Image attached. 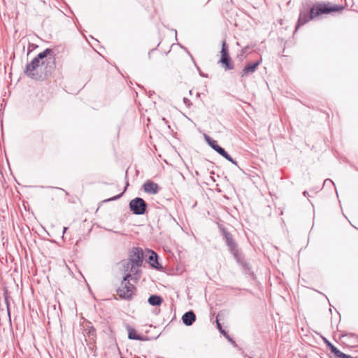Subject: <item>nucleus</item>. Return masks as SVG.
<instances>
[{"instance_id":"nucleus-6","label":"nucleus","mask_w":358,"mask_h":358,"mask_svg":"<svg viewBox=\"0 0 358 358\" xmlns=\"http://www.w3.org/2000/svg\"><path fill=\"white\" fill-rule=\"evenodd\" d=\"M138 269L143 264L144 254L142 248L139 247H134L129 253L128 258Z\"/></svg>"},{"instance_id":"nucleus-7","label":"nucleus","mask_w":358,"mask_h":358,"mask_svg":"<svg viewBox=\"0 0 358 358\" xmlns=\"http://www.w3.org/2000/svg\"><path fill=\"white\" fill-rule=\"evenodd\" d=\"M220 229L222 235L224 236V239L225 240L226 245L228 247L229 250H233L234 248L238 247V244L234 238L233 235L229 233L224 227H220Z\"/></svg>"},{"instance_id":"nucleus-27","label":"nucleus","mask_w":358,"mask_h":358,"mask_svg":"<svg viewBox=\"0 0 358 358\" xmlns=\"http://www.w3.org/2000/svg\"><path fill=\"white\" fill-rule=\"evenodd\" d=\"M217 329L220 331L222 328V325L219 322L218 320L217 319Z\"/></svg>"},{"instance_id":"nucleus-33","label":"nucleus","mask_w":358,"mask_h":358,"mask_svg":"<svg viewBox=\"0 0 358 358\" xmlns=\"http://www.w3.org/2000/svg\"><path fill=\"white\" fill-rule=\"evenodd\" d=\"M249 358H252V357H249Z\"/></svg>"},{"instance_id":"nucleus-24","label":"nucleus","mask_w":358,"mask_h":358,"mask_svg":"<svg viewBox=\"0 0 358 358\" xmlns=\"http://www.w3.org/2000/svg\"><path fill=\"white\" fill-rule=\"evenodd\" d=\"M220 331L221 334H222L223 335L226 336L227 338H228L230 341H231L233 343H235L234 341H233L231 338H229V336H227V332L224 329H222Z\"/></svg>"},{"instance_id":"nucleus-5","label":"nucleus","mask_w":358,"mask_h":358,"mask_svg":"<svg viewBox=\"0 0 358 358\" xmlns=\"http://www.w3.org/2000/svg\"><path fill=\"white\" fill-rule=\"evenodd\" d=\"M129 208L133 214L142 215L147 212L148 204L143 199L136 197L129 201Z\"/></svg>"},{"instance_id":"nucleus-12","label":"nucleus","mask_w":358,"mask_h":358,"mask_svg":"<svg viewBox=\"0 0 358 358\" xmlns=\"http://www.w3.org/2000/svg\"><path fill=\"white\" fill-rule=\"evenodd\" d=\"M143 190L145 191V192H146L148 194H157L160 189L159 185L152 180L146 181L143 184Z\"/></svg>"},{"instance_id":"nucleus-29","label":"nucleus","mask_w":358,"mask_h":358,"mask_svg":"<svg viewBox=\"0 0 358 358\" xmlns=\"http://www.w3.org/2000/svg\"><path fill=\"white\" fill-rule=\"evenodd\" d=\"M303 194L305 196H308L309 194H308V192L307 191H304L303 192Z\"/></svg>"},{"instance_id":"nucleus-30","label":"nucleus","mask_w":358,"mask_h":358,"mask_svg":"<svg viewBox=\"0 0 358 358\" xmlns=\"http://www.w3.org/2000/svg\"><path fill=\"white\" fill-rule=\"evenodd\" d=\"M162 120L165 123V124H167L168 123V121L166 120V119L165 117H163L162 119Z\"/></svg>"},{"instance_id":"nucleus-11","label":"nucleus","mask_w":358,"mask_h":358,"mask_svg":"<svg viewBox=\"0 0 358 358\" xmlns=\"http://www.w3.org/2000/svg\"><path fill=\"white\" fill-rule=\"evenodd\" d=\"M261 62L262 59H260L255 62L248 63L241 72V77H245L254 73Z\"/></svg>"},{"instance_id":"nucleus-26","label":"nucleus","mask_w":358,"mask_h":358,"mask_svg":"<svg viewBox=\"0 0 358 358\" xmlns=\"http://www.w3.org/2000/svg\"><path fill=\"white\" fill-rule=\"evenodd\" d=\"M324 342L325 343L327 344V346L329 348V349L331 348V346H333L334 345L329 342L328 340H327L326 338L324 339Z\"/></svg>"},{"instance_id":"nucleus-20","label":"nucleus","mask_w":358,"mask_h":358,"mask_svg":"<svg viewBox=\"0 0 358 358\" xmlns=\"http://www.w3.org/2000/svg\"><path fill=\"white\" fill-rule=\"evenodd\" d=\"M88 336L95 337L96 336V329L94 327H90L87 332Z\"/></svg>"},{"instance_id":"nucleus-1","label":"nucleus","mask_w":358,"mask_h":358,"mask_svg":"<svg viewBox=\"0 0 358 358\" xmlns=\"http://www.w3.org/2000/svg\"><path fill=\"white\" fill-rule=\"evenodd\" d=\"M55 67L54 52L52 49L46 48L27 64L24 73L34 80L43 81L52 74Z\"/></svg>"},{"instance_id":"nucleus-34","label":"nucleus","mask_w":358,"mask_h":358,"mask_svg":"<svg viewBox=\"0 0 358 358\" xmlns=\"http://www.w3.org/2000/svg\"><path fill=\"white\" fill-rule=\"evenodd\" d=\"M121 358H124V357H121Z\"/></svg>"},{"instance_id":"nucleus-23","label":"nucleus","mask_w":358,"mask_h":358,"mask_svg":"<svg viewBox=\"0 0 358 358\" xmlns=\"http://www.w3.org/2000/svg\"><path fill=\"white\" fill-rule=\"evenodd\" d=\"M183 103L188 107L189 108L192 105V103L191 102V101L186 98V97H184L183 98Z\"/></svg>"},{"instance_id":"nucleus-19","label":"nucleus","mask_w":358,"mask_h":358,"mask_svg":"<svg viewBox=\"0 0 358 358\" xmlns=\"http://www.w3.org/2000/svg\"><path fill=\"white\" fill-rule=\"evenodd\" d=\"M335 358H353V357H351L350 355H346L339 350L338 353H337L336 355L335 356Z\"/></svg>"},{"instance_id":"nucleus-15","label":"nucleus","mask_w":358,"mask_h":358,"mask_svg":"<svg viewBox=\"0 0 358 358\" xmlns=\"http://www.w3.org/2000/svg\"><path fill=\"white\" fill-rule=\"evenodd\" d=\"M148 301L152 306H159L162 303L163 298L159 295L152 294L148 298Z\"/></svg>"},{"instance_id":"nucleus-14","label":"nucleus","mask_w":358,"mask_h":358,"mask_svg":"<svg viewBox=\"0 0 358 358\" xmlns=\"http://www.w3.org/2000/svg\"><path fill=\"white\" fill-rule=\"evenodd\" d=\"M196 315L192 310L186 312L182 316V321L186 326H191L196 321Z\"/></svg>"},{"instance_id":"nucleus-13","label":"nucleus","mask_w":358,"mask_h":358,"mask_svg":"<svg viewBox=\"0 0 358 358\" xmlns=\"http://www.w3.org/2000/svg\"><path fill=\"white\" fill-rule=\"evenodd\" d=\"M127 330L128 331V338L130 340H137V341H148V338L147 336H143L136 333V331L132 328L131 326H127Z\"/></svg>"},{"instance_id":"nucleus-17","label":"nucleus","mask_w":358,"mask_h":358,"mask_svg":"<svg viewBox=\"0 0 358 358\" xmlns=\"http://www.w3.org/2000/svg\"><path fill=\"white\" fill-rule=\"evenodd\" d=\"M204 138L206 141L208 143V145L215 150L217 151V148L220 147V145L217 143V141L213 139L211 137H210L207 134H204Z\"/></svg>"},{"instance_id":"nucleus-10","label":"nucleus","mask_w":358,"mask_h":358,"mask_svg":"<svg viewBox=\"0 0 358 358\" xmlns=\"http://www.w3.org/2000/svg\"><path fill=\"white\" fill-rule=\"evenodd\" d=\"M148 262L150 264V266L153 268L161 271L163 267L158 262V258H159L158 255L155 251H153L152 250H148Z\"/></svg>"},{"instance_id":"nucleus-22","label":"nucleus","mask_w":358,"mask_h":358,"mask_svg":"<svg viewBox=\"0 0 358 358\" xmlns=\"http://www.w3.org/2000/svg\"><path fill=\"white\" fill-rule=\"evenodd\" d=\"M6 303L7 305V313H8V320H9V322H11L10 306H9V303L7 299H6Z\"/></svg>"},{"instance_id":"nucleus-28","label":"nucleus","mask_w":358,"mask_h":358,"mask_svg":"<svg viewBox=\"0 0 358 358\" xmlns=\"http://www.w3.org/2000/svg\"><path fill=\"white\" fill-rule=\"evenodd\" d=\"M246 50H247V48H243L242 50H241V56L242 57L245 52H246Z\"/></svg>"},{"instance_id":"nucleus-3","label":"nucleus","mask_w":358,"mask_h":358,"mask_svg":"<svg viewBox=\"0 0 358 358\" xmlns=\"http://www.w3.org/2000/svg\"><path fill=\"white\" fill-rule=\"evenodd\" d=\"M131 278L130 273H126L123 277L121 286L117 289V295L122 299L131 300L134 295V290L136 287L134 285L131 284L129 279Z\"/></svg>"},{"instance_id":"nucleus-9","label":"nucleus","mask_w":358,"mask_h":358,"mask_svg":"<svg viewBox=\"0 0 358 358\" xmlns=\"http://www.w3.org/2000/svg\"><path fill=\"white\" fill-rule=\"evenodd\" d=\"M119 264L122 268L124 272L126 273H133L134 275L137 274L138 269L133 264V263L129 259H123L120 262Z\"/></svg>"},{"instance_id":"nucleus-8","label":"nucleus","mask_w":358,"mask_h":358,"mask_svg":"<svg viewBox=\"0 0 358 358\" xmlns=\"http://www.w3.org/2000/svg\"><path fill=\"white\" fill-rule=\"evenodd\" d=\"M229 252L232 254L238 264L242 266L245 269H250L249 264L245 261L243 254L238 250V247L229 250Z\"/></svg>"},{"instance_id":"nucleus-21","label":"nucleus","mask_w":358,"mask_h":358,"mask_svg":"<svg viewBox=\"0 0 358 358\" xmlns=\"http://www.w3.org/2000/svg\"><path fill=\"white\" fill-rule=\"evenodd\" d=\"M329 350H330L331 353L334 354V357L336 355L337 353H338L339 351V350L334 345L331 346V348Z\"/></svg>"},{"instance_id":"nucleus-2","label":"nucleus","mask_w":358,"mask_h":358,"mask_svg":"<svg viewBox=\"0 0 358 358\" xmlns=\"http://www.w3.org/2000/svg\"><path fill=\"white\" fill-rule=\"evenodd\" d=\"M344 9L343 6L331 5V3H316L312 7H303L300 10L298 21L295 29L304 25L310 20L322 14H329L332 12H340Z\"/></svg>"},{"instance_id":"nucleus-31","label":"nucleus","mask_w":358,"mask_h":358,"mask_svg":"<svg viewBox=\"0 0 358 358\" xmlns=\"http://www.w3.org/2000/svg\"><path fill=\"white\" fill-rule=\"evenodd\" d=\"M67 229H68L67 227H64L63 233L64 234L67 231Z\"/></svg>"},{"instance_id":"nucleus-18","label":"nucleus","mask_w":358,"mask_h":358,"mask_svg":"<svg viewBox=\"0 0 358 358\" xmlns=\"http://www.w3.org/2000/svg\"><path fill=\"white\" fill-rule=\"evenodd\" d=\"M129 185V182H127V185L126 187H124L123 192L120 194H119L118 195H116V196H114L111 198H109L108 199H106L103 201V202H108V201H115V200H117L118 199H120V197H122V196L123 195V194L124 193V192L127 190V188Z\"/></svg>"},{"instance_id":"nucleus-16","label":"nucleus","mask_w":358,"mask_h":358,"mask_svg":"<svg viewBox=\"0 0 358 358\" xmlns=\"http://www.w3.org/2000/svg\"><path fill=\"white\" fill-rule=\"evenodd\" d=\"M217 153H219L221 156H222L224 159H226L227 160L231 162L232 164H235L236 166H238V164H237V162L235 161L227 152L226 150L222 148L221 146H220L219 148H217V150L216 151Z\"/></svg>"},{"instance_id":"nucleus-4","label":"nucleus","mask_w":358,"mask_h":358,"mask_svg":"<svg viewBox=\"0 0 358 358\" xmlns=\"http://www.w3.org/2000/svg\"><path fill=\"white\" fill-rule=\"evenodd\" d=\"M221 57L219 60V63L221 64L222 67L225 71H229L234 69V65L233 64L232 59L229 55V47L226 43V41L224 40L222 43V49H221Z\"/></svg>"},{"instance_id":"nucleus-25","label":"nucleus","mask_w":358,"mask_h":358,"mask_svg":"<svg viewBox=\"0 0 358 358\" xmlns=\"http://www.w3.org/2000/svg\"><path fill=\"white\" fill-rule=\"evenodd\" d=\"M220 331L221 334H222L223 335L226 336L227 338H228L230 341H231L233 343H235L234 341H233L231 338H229V336H227V332L224 329H222Z\"/></svg>"},{"instance_id":"nucleus-32","label":"nucleus","mask_w":358,"mask_h":358,"mask_svg":"<svg viewBox=\"0 0 358 358\" xmlns=\"http://www.w3.org/2000/svg\"><path fill=\"white\" fill-rule=\"evenodd\" d=\"M328 181H329V182H332V183H333V182H332L331 180H328V179H327V180H325V181H324V184H325L327 182H328Z\"/></svg>"}]
</instances>
